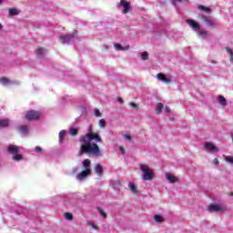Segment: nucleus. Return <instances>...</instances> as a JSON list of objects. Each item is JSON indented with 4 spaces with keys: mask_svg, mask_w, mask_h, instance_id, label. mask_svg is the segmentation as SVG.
<instances>
[{
    "mask_svg": "<svg viewBox=\"0 0 233 233\" xmlns=\"http://www.w3.org/2000/svg\"><path fill=\"white\" fill-rule=\"evenodd\" d=\"M157 79H158V81H162V83H165L166 85H170V83H172V76H170V75L158 73L157 75Z\"/></svg>",
    "mask_w": 233,
    "mask_h": 233,
    "instance_id": "6e6552de",
    "label": "nucleus"
},
{
    "mask_svg": "<svg viewBox=\"0 0 233 233\" xmlns=\"http://www.w3.org/2000/svg\"><path fill=\"white\" fill-rule=\"evenodd\" d=\"M59 142L61 143V141H63V139H65V137L66 136V130H61L59 132Z\"/></svg>",
    "mask_w": 233,
    "mask_h": 233,
    "instance_id": "a878e982",
    "label": "nucleus"
},
{
    "mask_svg": "<svg viewBox=\"0 0 233 233\" xmlns=\"http://www.w3.org/2000/svg\"><path fill=\"white\" fill-rule=\"evenodd\" d=\"M94 114H95L96 117H101V111H99V109L96 108L94 110Z\"/></svg>",
    "mask_w": 233,
    "mask_h": 233,
    "instance_id": "e433bc0d",
    "label": "nucleus"
},
{
    "mask_svg": "<svg viewBox=\"0 0 233 233\" xmlns=\"http://www.w3.org/2000/svg\"><path fill=\"white\" fill-rule=\"evenodd\" d=\"M123 137H124V139H126V141H132V136H130L128 134H124Z\"/></svg>",
    "mask_w": 233,
    "mask_h": 233,
    "instance_id": "f704fd0d",
    "label": "nucleus"
},
{
    "mask_svg": "<svg viewBox=\"0 0 233 233\" xmlns=\"http://www.w3.org/2000/svg\"><path fill=\"white\" fill-rule=\"evenodd\" d=\"M45 54H46V50H45L44 48L39 47L38 49H36L37 57H42V56H45Z\"/></svg>",
    "mask_w": 233,
    "mask_h": 233,
    "instance_id": "4be33fe9",
    "label": "nucleus"
},
{
    "mask_svg": "<svg viewBox=\"0 0 233 233\" xmlns=\"http://www.w3.org/2000/svg\"><path fill=\"white\" fill-rule=\"evenodd\" d=\"M0 30H3V25L0 24Z\"/></svg>",
    "mask_w": 233,
    "mask_h": 233,
    "instance_id": "09e8293b",
    "label": "nucleus"
},
{
    "mask_svg": "<svg viewBox=\"0 0 233 233\" xmlns=\"http://www.w3.org/2000/svg\"><path fill=\"white\" fill-rule=\"evenodd\" d=\"M79 141V156H83V154H88L89 156L96 157L101 156L99 146L96 143H102L103 138H101L99 133H92V125L88 126L87 133L85 136H82ZM92 141H95V143H92Z\"/></svg>",
    "mask_w": 233,
    "mask_h": 233,
    "instance_id": "f257e3e1",
    "label": "nucleus"
},
{
    "mask_svg": "<svg viewBox=\"0 0 233 233\" xmlns=\"http://www.w3.org/2000/svg\"><path fill=\"white\" fill-rule=\"evenodd\" d=\"M129 189L131 190V192L133 194H137V186H136V184L134 183H129L128 184Z\"/></svg>",
    "mask_w": 233,
    "mask_h": 233,
    "instance_id": "aec40b11",
    "label": "nucleus"
},
{
    "mask_svg": "<svg viewBox=\"0 0 233 233\" xmlns=\"http://www.w3.org/2000/svg\"><path fill=\"white\" fill-rule=\"evenodd\" d=\"M98 125H99L100 128H105L106 127V124L104 119H100L98 121Z\"/></svg>",
    "mask_w": 233,
    "mask_h": 233,
    "instance_id": "473e14b6",
    "label": "nucleus"
},
{
    "mask_svg": "<svg viewBox=\"0 0 233 233\" xmlns=\"http://www.w3.org/2000/svg\"><path fill=\"white\" fill-rule=\"evenodd\" d=\"M186 23L188 25V26H190V28H192V30L197 32L198 37H202V39H205V37L208 35V33L201 29V25H199V24H198V22H196L195 20L187 19Z\"/></svg>",
    "mask_w": 233,
    "mask_h": 233,
    "instance_id": "7ed1b4c3",
    "label": "nucleus"
},
{
    "mask_svg": "<svg viewBox=\"0 0 233 233\" xmlns=\"http://www.w3.org/2000/svg\"><path fill=\"white\" fill-rule=\"evenodd\" d=\"M118 101L121 105H123V98H118Z\"/></svg>",
    "mask_w": 233,
    "mask_h": 233,
    "instance_id": "a18cd8bd",
    "label": "nucleus"
},
{
    "mask_svg": "<svg viewBox=\"0 0 233 233\" xmlns=\"http://www.w3.org/2000/svg\"><path fill=\"white\" fill-rule=\"evenodd\" d=\"M120 7L122 8V14H128L130 12V4L127 0L120 1Z\"/></svg>",
    "mask_w": 233,
    "mask_h": 233,
    "instance_id": "9d476101",
    "label": "nucleus"
},
{
    "mask_svg": "<svg viewBox=\"0 0 233 233\" xmlns=\"http://www.w3.org/2000/svg\"><path fill=\"white\" fill-rule=\"evenodd\" d=\"M213 162H214V165H219V161H218V158H215Z\"/></svg>",
    "mask_w": 233,
    "mask_h": 233,
    "instance_id": "c03bdc74",
    "label": "nucleus"
},
{
    "mask_svg": "<svg viewBox=\"0 0 233 233\" xmlns=\"http://www.w3.org/2000/svg\"><path fill=\"white\" fill-rule=\"evenodd\" d=\"M77 170H78L77 167L74 168V169H73V173L75 174V172H77Z\"/></svg>",
    "mask_w": 233,
    "mask_h": 233,
    "instance_id": "49530a36",
    "label": "nucleus"
},
{
    "mask_svg": "<svg viewBox=\"0 0 233 233\" xmlns=\"http://www.w3.org/2000/svg\"><path fill=\"white\" fill-rule=\"evenodd\" d=\"M69 135H70V136H77V128H76V127H71V128L69 129Z\"/></svg>",
    "mask_w": 233,
    "mask_h": 233,
    "instance_id": "c85d7f7f",
    "label": "nucleus"
},
{
    "mask_svg": "<svg viewBox=\"0 0 233 233\" xmlns=\"http://www.w3.org/2000/svg\"><path fill=\"white\" fill-rule=\"evenodd\" d=\"M10 126V120L9 119H1L0 118V128H5L6 127Z\"/></svg>",
    "mask_w": 233,
    "mask_h": 233,
    "instance_id": "dca6fc26",
    "label": "nucleus"
},
{
    "mask_svg": "<svg viewBox=\"0 0 233 233\" xmlns=\"http://www.w3.org/2000/svg\"><path fill=\"white\" fill-rule=\"evenodd\" d=\"M119 150H120L121 155H122V156H125V154H126L125 147H119Z\"/></svg>",
    "mask_w": 233,
    "mask_h": 233,
    "instance_id": "79ce46f5",
    "label": "nucleus"
},
{
    "mask_svg": "<svg viewBox=\"0 0 233 233\" xmlns=\"http://www.w3.org/2000/svg\"><path fill=\"white\" fill-rule=\"evenodd\" d=\"M7 151L9 152V154H17V152H19V147L15 145H10L7 147Z\"/></svg>",
    "mask_w": 233,
    "mask_h": 233,
    "instance_id": "4468645a",
    "label": "nucleus"
},
{
    "mask_svg": "<svg viewBox=\"0 0 233 233\" xmlns=\"http://www.w3.org/2000/svg\"><path fill=\"white\" fill-rule=\"evenodd\" d=\"M198 18L206 23L207 26L209 28H217L218 26V20L212 16H206L205 15H199Z\"/></svg>",
    "mask_w": 233,
    "mask_h": 233,
    "instance_id": "20e7f679",
    "label": "nucleus"
},
{
    "mask_svg": "<svg viewBox=\"0 0 233 233\" xmlns=\"http://www.w3.org/2000/svg\"><path fill=\"white\" fill-rule=\"evenodd\" d=\"M204 149L207 151V152H218V148L214 146L213 143L211 142H206L204 144Z\"/></svg>",
    "mask_w": 233,
    "mask_h": 233,
    "instance_id": "9b49d317",
    "label": "nucleus"
},
{
    "mask_svg": "<svg viewBox=\"0 0 233 233\" xmlns=\"http://www.w3.org/2000/svg\"><path fill=\"white\" fill-rule=\"evenodd\" d=\"M142 61H147L148 59V52H142L140 54Z\"/></svg>",
    "mask_w": 233,
    "mask_h": 233,
    "instance_id": "cd10ccee",
    "label": "nucleus"
},
{
    "mask_svg": "<svg viewBox=\"0 0 233 233\" xmlns=\"http://www.w3.org/2000/svg\"><path fill=\"white\" fill-rule=\"evenodd\" d=\"M94 171L96 172V174H97V176H103V166H101V164H96L95 166Z\"/></svg>",
    "mask_w": 233,
    "mask_h": 233,
    "instance_id": "2eb2a0df",
    "label": "nucleus"
},
{
    "mask_svg": "<svg viewBox=\"0 0 233 233\" xmlns=\"http://www.w3.org/2000/svg\"><path fill=\"white\" fill-rule=\"evenodd\" d=\"M172 5H174V6H177V5H179V3H181L182 0H170Z\"/></svg>",
    "mask_w": 233,
    "mask_h": 233,
    "instance_id": "4c0bfd02",
    "label": "nucleus"
},
{
    "mask_svg": "<svg viewBox=\"0 0 233 233\" xmlns=\"http://www.w3.org/2000/svg\"><path fill=\"white\" fill-rule=\"evenodd\" d=\"M218 101L219 105H221L222 106H227V98H225V96H219L218 97Z\"/></svg>",
    "mask_w": 233,
    "mask_h": 233,
    "instance_id": "6ab92c4d",
    "label": "nucleus"
},
{
    "mask_svg": "<svg viewBox=\"0 0 233 233\" xmlns=\"http://www.w3.org/2000/svg\"><path fill=\"white\" fill-rule=\"evenodd\" d=\"M129 106H131L133 110H137V108H139V106L134 102H130Z\"/></svg>",
    "mask_w": 233,
    "mask_h": 233,
    "instance_id": "72a5a7b5",
    "label": "nucleus"
},
{
    "mask_svg": "<svg viewBox=\"0 0 233 233\" xmlns=\"http://www.w3.org/2000/svg\"><path fill=\"white\" fill-rule=\"evenodd\" d=\"M230 196H233V193H231Z\"/></svg>",
    "mask_w": 233,
    "mask_h": 233,
    "instance_id": "8fccbe9b",
    "label": "nucleus"
},
{
    "mask_svg": "<svg viewBox=\"0 0 233 233\" xmlns=\"http://www.w3.org/2000/svg\"><path fill=\"white\" fill-rule=\"evenodd\" d=\"M154 219L156 223H163L165 221V218L161 215H155Z\"/></svg>",
    "mask_w": 233,
    "mask_h": 233,
    "instance_id": "b1692460",
    "label": "nucleus"
},
{
    "mask_svg": "<svg viewBox=\"0 0 233 233\" xmlns=\"http://www.w3.org/2000/svg\"><path fill=\"white\" fill-rule=\"evenodd\" d=\"M166 178L168 181V183L174 184V183H177V181H179V179L175 177L174 175L170 174V173H167L166 175Z\"/></svg>",
    "mask_w": 233,
    "mask_h": 233,
    "instance_id": "f8f14e48",
    "label": "nucleus"
},
{
    "mask_svg": "<svg viewBox=\"0 0 233 233\" xmlns=\"http://www.w3.org/2000/svg\"><path fill=\"white\" fill-rule=\"evenodd\" d=\"M9 15H19V9L10 8L8 11Z\"/></svg>",
    "mask_w": 233,
    "mask_h": 233,
    "instance_id": "5701e85b",
    "label": "nucleus"
},
{
    "mask_svg": "<svg viewBox=\"0 0 233 233\" xmlns=\"http://www.w3.org/2000/svg\"><path fill=\"white\" fill-rule=\"evenodd\" d=\"M41 117V113L35 110H30L25 115V119L27 121H35L36 119H39Z\"/></svg>",
    "mask_w": 233,
    "mask_h": 233,
    "instance_id": "423d86ee",
    "label": "nucleus"
},
{
    "mask_svg": "<svg viewBox=\"0 0 233 233\" xmlns=\"http://www.w3.org/2000/svg\"><path fill=\"white\" fill-rule=\"evenodd\" d=\"M90 174H91V171L86 169V170H84V171L78 173L76 177L77 181H85V179H86V177H88V176H90Z\"/></svg>",
    "mask_w": 233,
    "mask_h": 233,
    "instance_id": "1a4fd4ad",
    "label": "nucleus"
},
{
    "mask_svg": "<svg viewBox=\"0 0 233 233\" xmlns=\"http://www.w3.org/2000/svg\"><path fill=\"white\" fill-rule=\"evenodd\" d=\"M98 212H99L100 216H102V218H106V214L103 211V209L99 208Z\"/></svg>",
    "mask_w": 233,
    "mask_h": 233,
    "instance_id": "ea45409f",
    "label": "nucleus"
},
{
    "mask_svg": "<svg viewBox=\"0 0 233 233\" xmlns=\"http://www.w3.org/2000/svg\"><path fill=\"white\" fill-rule=\"evenodd\" d=\"M226 161L228 163H230L231 165H233V157H226Z\"/></svg>",
    "mask_w": 233,
    "mask_h": 233,
    "instance_id": "58836bf2",
    "label": "nucleus"
},
{
    "mask_svg": "<svg viewBox=\"0 0 233 233\" xmlns=\"http://www.w3.org/2000/svg\"><path fill=\"white\" fill-rule=\"evenodd\" d=\"M4 2L5 0H0V5H3Z\"/></svg>",
    "mask_w": 233,
    "mask_h": 233,
    "instance_id": "de8ad7c7",
    "label": "nucleus"
},
{
    "mask_svg": "<svg viewBox=\"0 0 233 233\" xmlns=\"http://www.w3.org/2000/svg\"><path fill=\"white\" fill-rule=\"evenodd\" d=\"M163 110V104L159 103L157 106L156 112L157 114H161V111Z\"/></svg>",
    "mask_w": 233,
    "mask_h": 233,
    "instance_id": "c756f323",
    "label": "nucleus"
},
{
    "mask_svg": "<svg viewBox=\"0 0 233 233\" xmlns=\"http://www.w3.org/2000/svg\"><path fill=\"white\" fill-rule=\"evenodd\" d=\"M88 227H91V228H93L94 230H98L97 226H96L94 223L92 222H87Z\"/></svg>",
    "mask_w": 233,
    "mask_h": 233,
    "instance_id": "c9c22d12",
    "label": "nucleus"
},
{
    "mask_svg": "<svg viewBox=\"0 0 233 233\" xmlns=\"http://www.w3.org/2000/svg\"><path fill=\"white\" fill-rule=\"evenodd\" d=\"M227 208L220 204H210L208 206V212H225Z\"/></svg>",
    "mask_w": 233,
    "mask_h": 233,
    "instance_id": "0eeeda50",
    "label": "nucleus"
},
{
    "mask_svg": "<svg viewBox=\"0 0 233 233\" xmlns=\"http://www.w3.org/2000/svg\"><path fill=\"white\" fill-rule=\"evenodd\" d=\"M114 47L117 50V51H122L125 52L127 50H130V46H122L121 44H115Z\"/></svg>",
    "mask_w": 233,
    "mask_h": 233,
    "instance_id": "ddd939ff",
    "label": "nucleus"
},
{
    "mask_svg": "<svg viewBox=\"0 0 233 233\" xmlns=\"http://www.w3.org/2000/svg\"><path fill=\"white\" fill-rule=\"evenodd\" d=\"M59 41L60 43H63V45H66L68 43H72V41H76V32L73 34L60 35Z\"/></svg>",
    "mask_w": 233,
    "mask_h": 233,
    "instance_id": "39448f33",
    "label": "nucleus"
},
{
    "mask_svg": "<svg viewBox=\"0 0 233 233\" xmlns=\"http://www.w3.org/2000/svg\"><path fill=\"white\" fill-rule=\"evenodd\" d=\"M82 164H83V168H84V170H90V165H91L90 159H85V160L82 162Z\"/></svg>",
    "mask_w": 233,
    "mask_h": 233,
    "instance_id": "a211bd4d",
    "label": "nucleus"
},
{
    "mask_svg": "<svg viewBox=\"0 0 233 233\" xmlns=\"http://www.w3.org/2000/svg\"><path fill=\"white\" fill-rule=\"evenodd\" d=\"M142 181H152L154 179V171L147 164H139Z\"/></svg>",
    "mask_w": 233,
    "mask_h": 233,
    "instance_id": "f03ea898",
    "label": "nucleus"
},
{
    "mask_svg": "<svg viewBox=\"0 0 233 233\" xmlns=\"http://www.w3.org/2000/svg\"><path fill=\"white\" fill-rule=\"evenodd\" d=\"M0 83L4 85V86H6L7 85H10V80L6 77L0 78Z\"/></svg>",
    "mask_w": 233,
    "mask_h": 233,
    "instance_id": "393cba45",
    "label": "nucleus"
},
{
    "mask_svg": "<svg viewBox=\"0 0 233 233\" xmlns=\"http://www.w3.org/2000/svg\"><path fill=\"white\" fill-rule=\"evenodd\" d=\"M65 218L66 219H67V221H72V219H74V216H72V213H66Z\"/></svg>",
    "mask_w": 233,
    "mask_h": 233,
    "instance_id": "2f4dec72",
    "label": "nucleus"
},
{
    "mask_svg": "<svg viewBox=\"0 0 233 233\" xmlns=\"http://www.w3.org/2000/svg\"><path fill=\"white\" fill-rule=\"evenodd\" d=\"M198 10H201L202 12H205V14H210V12H211L210 7H207V6H204V5H198Z\"/></svg>",
    "mask_w": 233,
    "mask_h": 233,
    "instance_id": "412c9836",
    "label": "nucleus"
},
{
    "mask_svg": "<svg viewBox=\"0 0 233 233\" xmlns=\"http://www.w3.org/2000/svg\"><path fill=\"white\" fill-rule=\"evenodd\" d=\"M22 159H23V155H19V154L15 153L13 156V161H22Z\"/></svg>",
    "mask_w": 233,
    "mask_h": 233,
    "instance_id": "bb28decb",
    "label": "nucleus"
},
{
    "mask_svg": "<svg viewBox=\"0 0 233 233\" xmlns=\"http://www.w3.org/2000/svg\"><path fill=\"white\" fill-rule=\"evenodd\" d=\"M119 187H121V183L119 181H116L115 185H112V187L115 188L117 192H119Z\"/></svg>",
    "mask_w": 233,
    "mask_h": 233,
    "instance_id": "7c9ffc66",
    "label": "nucleus"
},
{
    "mask_svg": "<svg viewBox=\"0 0 233 233\" xmlns=\"http://www.w3.org/2000/svg\"><path fill=\"white\" fill-rule=\"evenodd\" d=\"M18 130L20 132V134H23L24 136H26V134H28V126H20L18 127Z\"/></svg>",
    "mask_w": 233,
    "mask_h": 233,
    "instance_id": "f3484780",
    "label": "nucleus"
},
{
    "mask_svg": "<svg viewBox=\"0 0 233 233\" xmlns=\"http://www.w3.org/2000/svg\"><path fill=\"white\" fill-rule=\"evenodd\" d=\"M42 148H41V147H35V152H36V154H39V152H42Z\"/></svg>",
    "mask_w": 233,
    "mask_h": 233,
    "instance_id": "a19ab883",
    "label": "nucleus"
},
{
    "mask_svg": "<svg viewBox=\"0 0 233 233\" xmlns=\"http://www.w3.org/2000/svg\"><path fill=\"white\" fill-rule=\"evenodd\" d=\"M164 110H165V112L168 113V112H170V107L166 106Z\"/></svg>",
    "mask_w": 233,
    "mask_h": 233,
    "instance_id": "37998d69",
    "label": "nucleus"
}]
</instances>
